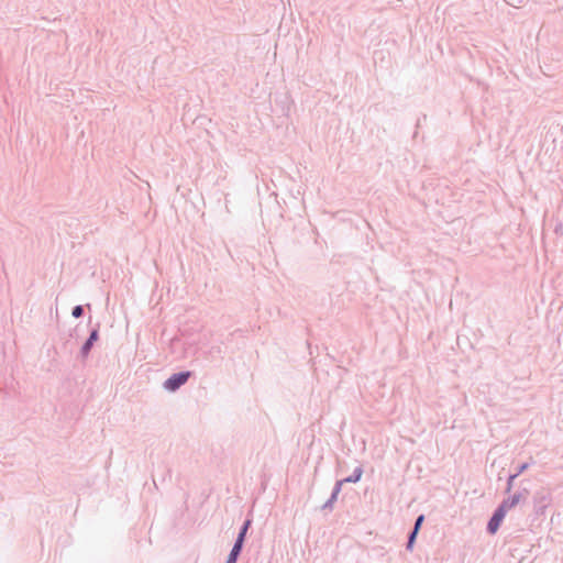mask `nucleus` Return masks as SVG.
I'll return each mask as SVG.
<instances>
[{
  "instance_id": "f257e3e1",
  "label": "nucleus",
  "mask_w": 563,
  "mask_h": 563,
  "mask_svg": "<svg viewBox=\"0 0 563 563\" xmlns=\"http://www.w3.org/2000/svg\"><path fill=\"white\" fill-rule=\"evenodd\" d=\"M191 375L192 372L190 371L175 373L163 383V387L169 393H175L188 382Z\"/></svg>"
},
{
  "instance_id": "f03ea898",
  "label": "nucleus",
  "mask_w": 563,
  "mask_h": 563,
  "mask_svg": "<svg viewBox=\"0 0 563 563\" xmlns=\"http://www.w3.org/2000/svg\"><path fill=\"white\" fill-rule=\"evenodd\" d=\"M506 514L507 510L504 509V507H501L500 505L494 510L486 527V530L489 534H495L498 531Z\"/></svg>"
},
{
  "instance_id": "7ed1b4c3",
  "label": "nucleus",
  "mask_w": 563,
  "mask_h": 563,
  "mask_svg": "<svg viewBox=\"0 0 563 563\" xmlns=\"http://www.w3.org/2000/svg\"><path fill=\"white\" fill-rule=\"evenodd\" d=\"M550 504V495L543 492H538L534 495V512L537 515H543L545 508Z\"/></svg>"
},
{
  "instance_id": "20e7f679",
  "label": "nucleus",
  "mask_w": 563,
  "mask_h": 563,
  "mask_svg": "<svg viewBox=\"0 0 563 563\" xmlns=\"http://www.w3.org/2000/svg\"><path fill=\"white\" fill-rule=\"evenodd\" d=\"M99 325L92 328L89 332L88 338L82 342L79 352H90L95 342L99 339Z\"/></svg>"
},
{
  "instance_id": "39448f33",
  "label": "nucleus",
  "mask_w": 563,
  "mask_h": 563,
  "mask_svg": "<svg viewBox=\"0 0 563 563\" xmlns=\"http://www.w3.org/2000/svg\"><path fill=\"white\" fill-rule=\"evenodd\" d=\"M78 338H79V328H75L73 332L69 333V339L65 342L64 349L73 351L78 346Z\"/></svg>"
},
{
  "instance_id": "423d86ee",
  "label": "nucleus",
  "mask_w": 563,
  "mask_h": 563,
  "mask_svg": "<svg viewBox=\"0 0 563 563\" xmlns=\"http://www.w3.org/2000/svg\"><path fill=\"white\" fill-rule=\"evenodd\" d=\"M521 503L520 500V494H514L511 496H509L508 498H505L500 506L504 507V509H506L507 511L512 509L514 507H516L517 505H519Z\"/></svg>"
},
{
  "instance_id": "0eeeda50",
  "label": "nucleus",
  "mask_w": 563,
  "mask_h": 563,
  "mask_svg": "<svg viewBox=\"0 0 563 563\" xmlns=\"http://www.w3.org/2000/svg\"><path fill=\"white\" fill-rule=\"evenodd\" d=\"M251 525H252V519H246L243 522V525L241 526V528L239 530V533H238V537H236L234 542H238V543L244 545L245 538H246V534H247V531H249Z\"/></svg>"
},
{
  "instance_id": "6e6552de",
  "label": "nucleus",
  "mask_w": 563,
  "mask_h": 563,
  "mask_svg": "<svg viewBox=\"0 0 563 563\" xmlns=\"http://www.w3.org/2000/svg\"><path fill=\"white\" fill-rule=\"evenodd\" d=\"M242 549H243V544L234 542L225 563H236V561L242 552Z\"/></svg>"
},
{
  "instance_id": "1a4fd4ad",
  "label": "nucleus",
  "mask_w": 563,
  "mask_h": 563,
  "mask_svg": "<svg viewBox=\"0 0 563 563\" xmlns=\"http://www.w3.org/2000/svg\"><path fill=\"white\" fill-rule=\"evenodd\" d=\"M362 475H363V468L361 466H357L354 468L353 473L350 476L343 478V482L357 483L361 481Z\"/></svg>"
},
{
  "instance_id": "9d476101",
  "label": "nucleus",
  "mask_w": 563,
  "mask_h": 563,
  "mask_svg": "<svg viewBox=\"0 0 563 563\" xmlns=\"http://www.w3.org/2000/svg\"><path fill=\"white\" fill-rule=\"evenodd\" d=\"M84 307L81 305H77L73 308L71 310V316L76 319L80 318L84 316Z\"/></svg>"
},
{
  "instance_id": "9b49d317",
  "label": "nucleus",
  "mask_w": 563,
  "mask_h": 563,
  "mask_svg": "<svg viewBox=\"0 0 563 563\" xmlns=\"http://www.w3.org/2000/svg\"><path fill=\"white\" fill-rule=\"evenodd\" d=\"M418 536V531H415V530H411L408 534V540H407V549H411L415 541H416V538Z\"/></svg>"
},
{
  "instance_id": "f8f14e48",
  "label": "nucleus",
  "mask_w": 563,
  "mask_h": 563,
  "mask_svg": "<svg viewBox=\"0 0 563 563\" xmlns=\"http://www.w3.org/2000/svg\"><path fill=\"white\" fill-rule=\"evenodd\" d=\"M343 484H345V482H343V479L336 481L331 495H335L338 497L342 489Z\"/></svg>"
},
{
  "instance_id": "ddd939ff",
  "label": "nucleus",
  "mask_w": 563,
  "mask_h": 563,
  "mask_svg": "<svg viewBox=\"0 0 563 563\" xmlns=\"http://www.w3.org/2000/svg\"><path fill=\"white\" fill-rule=\"evenodd\" d=\"M343 484H345V482H343V479L336 481L331 495H335L338 497L342 489Z\"/></svg>"
},
{
  "instance_id": "4468645a",
  "label": "nucleus",
  "mask_w": 563,
  "mask_h": 563,
  "mask_svg": "<svg viewBox=\"0 0 563 563\" xmlns=\"http://www.w3.org/2000/svg\"><path fill=\"white\" fill-rule=\"evenodd\" d=\"M529 466H530V463H528V462H525V463L518 465L514 475H516L518 477L520 474H522L525 471H527L529 468Z\"/></svg>"
},
{
  "instance_id": "2eb2a0df",
  "label": "nucleus",
  "mask_w": 563,
  "mask_h": 563,
  "mask_svg": "<svg viewBox=\"0 0 563 563\" xmlns=\"http://www.w3.org/2000/svg\"><path fill=\"white\" fill-rule=\"evenodd\" d=\"M423 521H424V516H423V515H419V516L416 518V520H415V525H413L412 530H415V531H418V532H419V530H420L421 525L423 523Z\"/></svg>"
},
{
  "instance_id": "dca6fc26",
  "label": "nucleus",
  "mask_w": 563,
  "mask_h": 563,
  "mask_svg": "<svg viewBox=\"0 0 563 563\" xmlns=\"http://www.w3.org/2000/svg\"><path fill=\"white\" fill-rule=\"evenodd\" d=\"M517 478L516 475L510 474L507 479L506 493H510L514 486V481Z\"/></svg>"
},
{
  "instance_id": "f3484780",
  "label": "nucleus",
  "mask_w": 563,
  "mask_h": 563,
  "mask_svg": "<svg viewBox=\"0 0 563 563\" xmlns=\"http://www.w3.org/2000/svg\"><path fill=\"white\" fill-rule=\"evenodd\" d=\"M515 494H520V500L525 501V500H527V498L529 496V490L527 488H522V489L516 492Z\"/></svg>"
},
{
  "instance_id": "a211bd4d",
  "label": "nucleus",
  "mask_w": 563,
  "mask_h": 563,
  "mask_svg": "<svg viewBox=\"0 0 563 563\" xmlns=\"http://www.w3.org/2000/svg\"><path fill=\"white\" fill-rule=\"evenodd\" d=\"M333 505H334L333 503H330V501H328V500H327V501L322 505L321 509H322V510H329V511H331V510L333 509Z\"/></svg>"
},
{
  "instance_id": "6ab92c4d",
  "label": "nucleus",
  "mask_w": 563,
  "mask_h": 563,
  "mask_svg": "<svg viewBox=\"0 0 563 563\" xmlns=\"http://www.w3.org/2000/svg\"><path fill=\"white\" fill-rule=\"evenodd\" d=\"M336 499H338V497L335 495H331L330 498L328 499V501L334 504L336 501Z\"/></svg>"
}]
</instances>
